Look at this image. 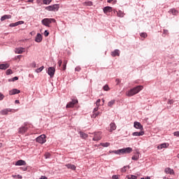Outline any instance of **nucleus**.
Here are the masks:
<instances>
[{"label":"nucleus","mask_w":179,"mask_h":179,"mask_svg":"<svg viewBox=\"0 0 179 179\" xmlns=\"http://www.w3.org/2000/svg\"><path fill=\"white\" fill-rule=\"evenodd\" d=\"M143 90V86L138 85V86L130 90L129 91H128L126 93V94L129 97H132V96H135V94H138V93H139L141 92V90Z\"/></svg>","instance_id":"nucleus-1"},{"label":"nucleus","mask_w":179,"mask_h":179,"mask_svg":"<svg viewBox=\"0 0 179 179\" xmlns=\"http://www.w3.org/2000/svg\"><path fill=\"white\" fill-rule=\"evenodd\" d=\"M56 20L54 18H44L42 20L41 23L43 26H46V27H50V24L51 23H55Z\"/></svg>","instance_id":"nucleus-2"},{"label":"nucleus","mask_w":179,"mask_h":179,"mask_svg":"<svg viewBox=\"0 0 179 179\" xmlns=\"http://www.w3.org/2000/svg\"><path fill=\"white\" fill-rule=\"evenodd\" d=\"M132 150V148L129 147L114 151V153H115V155H121V153L124 155L125 153H131Z\"/></svg>","instance_id":"nucleus-3"},{"label":"nucleus","mask_w":179,"mask_h":179,"mask_svg":"<svg viewBox=\"0 0 179 179\" xmlns=\"http://www.w3.org/2000/svg\"><path fill=\"white\" fill-rule=\"evenodd\" d=\"M46 138L47 136H45V135L42 134L39 136L38 138H36V141L38 143H41V145H43V143H45V142H47Z\"/></svg>","instance_id":"nucleus-4"},{"label":"nucleus","mask_w":179,"mask_h":179,"mask_svg":"<svg viewBox=\"0 0 179 179\" xmlns=\"http://www.w3.org/2000/svg\"><path fill=\"white\" fill-rule=\"evenodd\" d=\"M46 10H52L55 12V10H58L59 9V6L58 4H54L52 6H49L45 8Z\"/></svg>","instance_id":"nucleus-5"},{"label":"nucleus","mask_w":179,"mask_h":179,"mask_svg":"<svg viewBox=\"0 0 179 179\" xmlns=\"http://www.w3.org/2000/svg\"><path fill=\"white\" fill-rule=\"evenodd\" d=\"M101 139V131L94 132L92 141H100Z\"/></svg>","instance_id":"nucleus-6"},{"label":"nucleus","mask_w":179,"mask_h":179,"mask_svg":"<svg viewBox=\"0 0 179 179\" xmlns=\"http://www.w3.org/2000/svg\"><path fill=\"white\" fill-rule=\"evenodd\" d=\"M75 104H78V99H73L66 104V108H73Z\"/></svg>","instance_id":"nucleus-7"},{"label":"nucleus","mask_w":179,"mask_h":179,"mask_svg":"<svg viewBox=\"0 0 179 179\" xmlns=\"http://www.w3.org/2000/svg\"><path fill=\"white\" fill-rule=\"evenodd\" d=\"M48 73L50 76V78H53L54 75H55V68L49 67L48 69Z\"/></svg>","instance_id":"nucleus-8"},{"label":"nucleus","mask_w":179,"mask_h":179,"mask_svg":"<svg viewBox=\"0 0 179 179\" xmlns=\"http://www.w3.org/2000/svg\"><path fill=\"white\" fill-rule=\"evenodd\" d=\"M134 127L136 129H141V131L143 130V126H142V124L139 122H134Z\"/></svg>","instance_id":"nucleus-9"},{"label":"nucleus","mask_w":179,"mask_h":179,"mask_svg":"<svg viewBox=\"0 0 179 179\" xmlns=\"http://www.w3.org/2000/svg\"><path fill=\"white\" fill-rule=\"evenodd\" d=\"M35 41L36 43H41V41H43V36L41 34H37Z\"/></svg>","instance_id":"nucleus-10"},{"label":"nucleus","mask_w":179,"mask_h":179,"mask_svg":"<svg viewBox=\"0 0 179 179\" xmlns=\"http://www.w3.org/2000/svg\"><path fill=\"white\" fill-rule=\"evenodd\" d=\"M10 111H12V109H10V108L4 109V110L0 111V114L1 115H8V113H10Z\"/></svg>","instance_id":"nucleus-11"},{"label":"nucleus","mask_w":179,"mask_h":179,"mask_svg":"<svg viewBox=\"0 0 179 179\" xmlns=\"http://www.w3.org/2000/svg\"><path fill=\"white\" fill-rule=\"evenodd\" d=\"M20 93V90L17 89H13L9 91L10 96H13V94H19Z\"/></svg>","instance_id":"nucleus-12"},{"label":"nucleus","mask_w":179,"mask_h":179,"mask_svg":"<svg viewBox=\"0 0 179 179\" xmlns=\"http://www.w3.org/2000/svg\"><path fill=\"white\" fill-rule=\"evenodd\" d=\"M15 166H26V162L23 159H20L16 162Z\"/></svg>","instance_id":"nucleus-13"},{"label":"nucleus","mask_w":179,"mask_h":179,"mask_svg":"<svg viewBox=\"0 0 179 179\" xmlns=\"http://www.w3.org/2000/svg\"><path fill=\"white\" fill-rule=\"evenodd\" d=\"M133 136H143L145 135V131H141L140 132L136 131L132 134Z\"/></svg>","instance_id":"nucleus-14"},{"label":"nucleus","mask_w":179,"mask_h":179,"mask_svg":"<svg viewBox=\"0 0 179 179\" xmlns=\"http://www.w3.org/2000/svg\"><path fill=\"white\" fill-rule=\"evenodd\" d=\"M103 12L107 15V13H110V12H113V8L110 6H106L103 8Z\"/></svg>","instance_id":"nucleus-15"},{"label":"nucleus","mask_w":179,"mask_h":179,"mask_svg":"<svg viewBox=\"0 0 179 179\" xmlns=\"http://www.w3.org/2000/svg\"><path fill=\"white\" fill-rule=\"evenodd\" d=\"M24 51H25V49L24 48H18L15 49L16 54H23Z\"/></svg>","instance_id":"nucleus-16"},{"label":"nucleus","mask_w":179,"mask_h":179,"mask_svg":"<svg viewBox=\"0 0 179 179\" xmlns=\"http://www.w3.org/2000/svg\"><path fill=\"white\" fill-rule=\"evenodd\" d=\"M9 66H10V65L8 63L1 64H0V69L5 71V69H8V68H9Z\"/></svg>","instance_id":"nucleus-17"},{"label":"nucleus","mask_w":179,"mask_h":179,"mask_svg":"<svg viewBox=\"0 0 179 179\" xmlns=\"http://www.w3.org/2000/svg\"><path fill=\"white\" fill-rule=\"evenodd\" d=\"M167 146H169V144L164 143L158 145L157 149H159V150H162V149H165L166 148H167Z\"/></svg>","instance_id":"nucleus-18"},{"label":"nucleus","mask_w":179,"mask_h":179,"mask_svg":"<svg viewBox=\"0 0 179 179\" xmlns=\"http://www.w3.org/2000/svg\"><path fill=\"white\" fill-rule=\"evenodd\" d=\"M67 169H70L71 170H76V166L74 164H67L65 165Z\"/></svg>","instance_id":"nucleus-19"},{"label":"nucleus","mask_w":179,"mask_h":179,"mask_svg":"<svg viewBox=\"0 0 179 179\" xmlns=\"http://www.w3.org/2000/svg\"><path fill=\"white\" fill-rule=\"evenodd\" d=\"M27 131V127H22L19 129V134H25Z\"/></svg>","instance_id":"nucleus-20"},{"label":"nucleus","mask_w":179,"mask_h":179,"mask_svg":"<svg viewBox=\"0 0 179 179\" xmlns=\"http://www.w3.org/2000/svg\"><path fill=\"white\" fill-rule=\"evenodd\" d=\"M164 171H165L166 174H171V175L174 174V170H173L170 168L165 169Z\"/></svg>","instance_id":"nucleus-21"},{"label":"nucleus","mask_w":179,"mask_h":179,"mask_svg":"<svg viewBox=\"0 0 179 179\" xmlns=\"http://www.w3.org/2000/svg\"><path fill=\"white\" fill-rule=\"evenodd\" d=\"M110 132H113V131H115L117 129V126L115 125V123H110Z\"/></svg>","instance_id":"nucleus-22"},{"label":"nucleus","mask_w":179,"mask_h":179,"mask_svg":"<svg viewBox=\"0 0 179 179\" xmlns=\"http://www.w3.org/2000/svg\"><path fill=\"white\" fill-rule=\"evenodd\" d=\"M169 13H172L173 16H177V15H178V11L176 10V8H171V10H169Z\"/></svg>","instance_id":"nucleus-23"},{"label":"nucleus","mask_w":179,"mask_h":179,"mask_svg":"<svg viewBox=\"0 0 179 179\" xmlns=\"http://www.w3.org/2000/svg\"><path fill=\"white\" fill-rule=\"evenodd\" d=\"M112 57H120V50H115L113 52H111Z\"/></svg>","instance_id":"nucleus-24"},{"label":"nucleus","mask_w":179,"mask_h":179,"mask_svg":"<svg viewBox=\"0 0 179 179\" xmlns=\"http://www.w3.org/2000/svg\"><path fill=\"white\" fill-rule=\"evenodd\" d=\"M10 17H12V15H5L1 17V21L3 22V20H6V19H10Z\"/></svg>","instance_id":"nucleus-25"},{"label":"nucleus","mask_w":179,"mask_h":179,"mask_svg":"<svg viewBox=\"0 0 179 179\" xmlns=\"http://www.w3.org/2000/svg\"><path fill=\"white\" fill-rule=\"evenodd\" d=\"M116 13H117V16L118 17H124V16H125V13H124V12L121 10L116 11Z\"/></svg>","instance_id":"nucleus-26"},{"label":"nucleus","mask_w":179,"mask_h":179,"mask_svg":"<svg viewBox=\"0 0 179 179\" xmlns=\"http://www.w3.org/2000/svg\"><path fill=\"white\" fill-rule=\"evenodd\" d=\"M83 6H93V2L92 1H85L83 3Z\"/></svg>","instance_id":"nucleus-27"},{"label":"nucleus","mask_w":179,"mask_h":179,"mask_svg":"<svg viewBox=\"0 0 179 179\" xmlns=\"http://www.w3.org/2000/svg\"><path fill=\"white\" fill-rule=\"evenodd\" d=\"M115 104V99H113L111 101H110L108 103V107H113V106H114Z\"/></svg>","instance_id":"nucleus-28"},{"label":"nucleus","mask_w":179,"mask_h":179,"mask_svg":"<svg viewBox=\"0 0 179 179\" xmlns=\"http://www.w3.org/2000/svg\"><path fill=\"white\" fill-rule=\"evenodd\" d=\"M101 146H103V148H108L110 146V143H101Z\"/></svg>","instance_id":"nucleus-29"},{"label":"nucleus","mask_w":179,"mask_h":179,"mask_svg":"<svg viewBox=\"0 0 179 179\" xmlns=\"http://www.w3.org/2000/svg\"><path fill=\"white\" fill-rule=\"evenodd\" d=\"M139 159V153L131 157V160H138Z\"/></svg>","instance_id":"nucleus-30"},{"label":"nucleus","mask_w":179,"mask_h":179,"mask_svg":"<svg viewBox=\"0 0 179 179\" xmlns=\"http://www.w3.org/2000/svg\"><path fill=\"white\" fill-rule=\"evenodd\" d=\"M80 137L86 139L87 138V134L86 133L80 132Z\"/></svg>","instance_id":"nucleus-31"},{"label":"nucleus","mask_w":179,"mask_h":179,"mask_svg":"<svg viewBox=\"0 0 179 179\" xmlns=\"http://www.w3.org/2000/svg\"><path fill=\"white\" fill-rule=\"evenodd\" d=\"M43 3L44 5H50L51 2H52V0H43Z\"/></svg>","instance_id":"nucleus-32"},{"label":"nucleus","mask_w":179,"mask_h":179,"mask_svg":"<svg viewBox=\"0 0 179 179\" xmlns=\"http://www.w3.org/2000/svg\"><path fill=\"white\" fill-rule=\"evenodd\" d=\"M12 177L13 178H18V179L23 178V176H22L21 175H13Z\"/></svg>","instance_id":"nucleus-33"},{"label":"nucleus","mask_w":179,"mask_h":179,"mask_svg":"<svg viewBox=\"0 0 179 179\" xmlns=\"http://www.w3.org/2000/svg\"><path fill=\"white\" fill-rule=\"evenodd\" d=\"M127 178L128 179H136V178H138V176H134V175H130V176H127Z\"/></svg>","instance_id":"nucleus-34"},{"label":"nucleus","mask_w":179,"mask_h":179,"mask_svg":"<svg viewBox=\"0 0 179 179\" xmlns=\"http://www.w3.org/2000/svg\"><path fill=\"white\" fill-rule=\"evenodd\" d=\"M141 37H143V38H146V37H148V34H146L145 32H143L140 34Z\"/></svg>","instance_id":"nucleus-35"},{"label":"nucleus","mask_w":179,"mask_h":179,"mask_svg":"<svg viewBox=\"0 0 179 179\" xmlns=\"http://www.w3.org/2000/svg\"><path fill=\"white\" fill-rule=\"evenodd\" d=\"M43 69H44V66H41V67L37 69L36 70V72L37 73H40V72H41V71H43Z\"/></svg>","instance_id":"nucleus-36"},{"label":"nucleus","mask_w":179,"mask_h":179,"mask_svg":"<svg viewBox=\"0 0 179 179\" xmlns=\"http://www.w3.org/2000/svg\"><path fill=\"white\" fill-rule=\"evenodd\" d=\"M127 169H129V166H124L123 168H122V173H125L127 171Z\"/></svg>","instance_id":"nucleus-37"},{"label":"nucleus","mask_w":179,"mask_h":179,"mask_svg":"<svg viewBox=\"0 0 179 179\" xmlns=\"http://www.w3.org/2000/svg\"><path fill=\"white\" fill-rule=\"evenodd\" d=\"M103 90H105V92H108V90H110V87H108V85H106L103 87Z\"/></svg>","instance_id":"nucleus-38"},{"label":"nucleus","mask_w":179,"mask_h":179,"mask_svg":"<svg viewBox=\"0 0 179 179\" xmlns=\"http://www.w3.org/2000/svg\"><path fill=\"white\" fill-rule=\"evenodd\" d=\"M45 159H50V157H51V154H50L49 152H46L45 154Z\"/></svg>","instance_id":"nucleus-39"},{"label":"nucleus","mask_w":179,"mask_h":179,"mask_svg":"<svg viewBox=\"0 0 179 179\" xmlns=\"http://www.w3.org/2000/svg\"><path fill=\"white\" fill-rule=\"evenodd\" d=\"M12 73H13V71H12L11 69H8L6 71V75H12Z\"/></svg>","instance_id":"nucleus-40"},{"label":"nucleus","mask_w":179,"mask_h":179,"mask_svg":"<svg viewBox=\"0 0 179 179\" xmlns=\"http://www.w3.org/2000/svg\"><path fill=\"white\" fill-rule=\"evenodd\" d=\"M100 114L99 112H94V114L92 115V118H96Z\"/></svg>","instance_id":"nucleus-41"},{"label":"nucleus","mask_w":179,"mask_h":179,"mask_svg":"<svg viewBox=\"0 0 179 179\" xmlns=\"http://www.w3.org/2000/svg\"><path fill=\"white\" fill-rule=\"evenodd\" d=\"M10 27H16V26H17V23L15 22V23H11L9 24Z\"/></svg>","instance_id":"nucleus-42"},{"label":"nucleus","mask_w":179,"mask_h":179,"mask_svg":"<svg viewBox=\"0 0 179 179\" xmlns=\"http://www.w3.org/2000/svg\"><path fill=\"white\" fill-rule=\"evenodd\" d=\"M100 101H101V100L98 99L96 102V107H100Z\"/></svg>","instance_id":"nucleus-43"},{"label":"nucleus","mask_w":179,"mask_h":179,"mask_svg":"<svg viewBox=\"0 0 179 179\" xmlns=\"http://www.w3.org/2000/svg\"><path fill=\"white\" fill-rule=\"evenodd\" d=\"M57 64H58L59 67L61 68V66L62 65V59H59Z\"/></svg>","instance_id":"nucleus-44"},{"label":"nucleus","mask_w":179,"mask_h":179,"mask_svg":"<svg viewBox=\"0 0 179 179\" xmlns=\"http://www.w3.org/2000/svg\"><path fill=\"white\" fill-rule=\"evenodd\" d=\"M49 34H50V32H48V31L45 30V31H44V36H45V37H48Z\"/></svg>","instance_id":"nucleus-45"},{"label":"nucleus","mask_w":179,"mask_h":179,"mask_svg":"<svg viewBox=\"0 0 179 179\" xmlns=\"http://www.w3.org/2000/svg\"><path fill=\"white\" fill-rule=\"evenodd\" d=\"M82 69L80 68V66H77V67H76V72H80V70H81Z\"/></svg>","instance_id":"nucleus-46"},{"label":"nucleus","mask_w":179,"mask_h":179,"mask_svg":"<svg viewBox=\"0 0 179 179\" xmlns=\"http://www.w3.org/2000/svg\"><path fill=\"white\" fill-rule=\"evenodd\" d=\"M62 71H66V64L62 65Z\"/></svg>","instance_id":"nucleus-47"},{"label":"nucleus","mask_w":179,"mask_h":179,"mask_svg":"<svg viewBox=\"0 0 179 179\" xmlns=\"http://www.w3.org/2000/svg\"><path fill=\"white\" fill-rule=\"evenodd\" d=\"M23 23H24L23 21L17 22V26H19V24H23Z\"/></svg>","instance_id":"nucleus-48"},{"label":"nucleus","mask_w":179,"mask_h":179,"mask_svg":"<svg viewBox=\"0 0 179 179\" xmlns=\"http://www.w3.org/2000/svg\"><path fill=\"white\" fill-rule=\"evenodd\" d=\"M174 136H179V131H175L173 133Z\"/></svg>","instance_id":"nucleus-49"},{"label":"nucleus","mask_w":179,"mask_h":179,"mask_svg":"<svg viewBox=\"0 0 179 179\" xmlns=\"http://www.w3.org/2000/svg\"><path fill=\"white\" fill-rule=\"evenodd\" d=\"M5 97V96H3V94L0 93V101L1 100H3V98Z\"/></svg>","instance_id":"nucleus-50"},{"label":"nucleus","mask_w":179,"mask_h":179,"mask_svg":"<svg viewBox=\"0 0 179 179\" xmlns=\"http://www.w3.org/2000/svg\"><path fill=\"white\" fill-rule=\"evenodd\" d=\"M112 178H113V179H119L118 176H117V175L113 176H112Z\"/></svg>","instance_id":"nucleus-51"},{"label":"nucleus","mask_w":179,"mask_h":179,"mask_svg":"<svg viewBox=\"0 0 179 179\" xmlns=\"http://www.w3.org/2000/svg\"><path fill=\"white\" fill-rule=\"evenodd\" d=\"M68 64V60L65 59L63 61V65H66Z\"/></svg>","instance_id":"nucleus-52"},{"label":"nucleus","mask_w":179,"mask_h":179,"mask_svg":"<svg viewBox=\"0 0 179 179\" xmlns=\"http://www.w3.org/2000/svg\"><path fill=\"white\" fill-rule=\"evenodd\" d=\"M98 110H99V106H97L94 109V113H97Z\"/></svg>","instance_id":"nucleus-53"},{"label":"nucleus","mask_w":179,"mask_h":179,"mask_svg":"<svg viewBox=\"0 0 179 179\" xmlns=\"http://www.w3.org/2000/svg\"><path fill=\"white\" fill-rule=\"evenodd\" d=\"M18 79H19V78L14 77V78H13V82H15V80H17Z\"/></svg>","instance_id":"nucleus-54"},{"label":"nucleus","mask_w":179,"mask_h":179,"mask_svg":"<svg viewBox=\"0 0 179 179\" xmlns=\"http://www.w3.org/2000/svg\"><path fill=\"white\" fill-rule=\"evenodd\" d=\"M169 34V30H164V34Z\"/></svg>","instance_id":"nucleus-55"},{"label":"nucleus","mask_w":179,"mask_h":179,"mask_svg":"<svg viewBox=\"0 0 179 179\" xmlns=\"http://www.w3.org/2000/svg\"><path fill=\"white\" fill-rule=\"evenodd\" d=\"M116 82H117V85H118L119 83H121V80H120V79H116Z\"/></svg>","instance_id":"nucleus-56"},{"label":"nucleus","mask_w":179,"mask_h":179,"mask_svg":"<svg viewBox=\"0 0 179 179\" xmlns=\"http://www.w3.org/2000/svg\"><path fill=\"white\" fill-rule=\"evenodd\" d=\"M34 68H36V62L32 63Z\"/></svg>","instance_id":"nucleus-57"},{"label":"nucleus","mask_w":179,"mask_h":179,"mask_svg":"<svg viewBox=\"0 0 179 179\" xmlns=\"http://www.w3.org/2000/svg\"><path fill=\"white\" fill-rule=\"evenodd\" d=\"M113 0H108V3H111V2H113Z\"/></svg>","instance_id":"nucleus-58"},{"label":"nucleus","mask_w":179,"mask_h":179,"mask_svg":"<svg viewBox=\"0 0 179 179\" xmlns=\"http://www.w3.org/2000/svg\"><path fill=\"white\" fill-rule=\"evenodd\" d=\"M21 169H23L24 171H27V168H24V169L21 168Z\"/></svg>","instance_id":"nucleus-59"},{"label":"nucleus","mask_w":179,"mask_h":179,"mask_svg":"<svg viewBox=\"0 0 179 179\" xmlns=\"http://www.w3.org/2000/svg\"><path fill=\"white\" fill-rule=\"evenodd\" d=\"M34 0H27V2H33Z\"/></svg>","instance_id":"nucleus-60"},{"label":"nucleus","mask_w":179,"mask_h":179,"mask_svg":"<svg viewBox=\"0 0 179 179\" xmlns=\"http://www.w3.org/2000/svg\"><path fill=\"white\" fill-rule=\"evenodd\" d=\"M145 179H150V177L147 176Z\"/></svg>","instance_id":"nucleus-61"},{"label":"nucleus","mask_w":179,"mask_h":179,"mask_svg":"<svg viewBox=\"0 0 179 179\" xmlns=\"http://www.w3.org/2000/svg\"><path fill=\"white\" fill-rule=\"evenodd\" d=\"M15 103H19V100H16V101H15Z\"/></svg>","instance_id":"nucleus-62"},{"label":"nucleus","mask_w":179,"mask_h":179,"mask_svg":"<svg viewBox=\"0 0 179 179\" xmlns=\"http://www.w3.org/2000/svg\"><path fill=\"white\" fill-rule=\"evenodd\" d=\"M20 57H22V56H21V55H18V56H17V58H20Z\"/></svg>","instance_id":"nucleus-63"},{"label":"nucleus","mask_w":179,"mask_h":179,"mask_svg":"<svg viewBox=\"0 0 179 179\" xmlns=\"http://www.w3.org/2000/svg\"><path fill=\"white\" fill-rule=\"evenodd\" d=\"M171 103H173L171 101H169V104H171Z\"/></svg>","instance_id":"nucleus-64"}]
</instances>
